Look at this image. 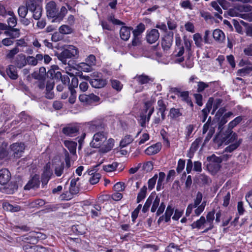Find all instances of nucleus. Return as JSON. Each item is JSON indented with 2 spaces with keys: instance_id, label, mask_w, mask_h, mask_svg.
Wrapping results in <instances>:
<instances>
[{
  "instance_id": "f257e3e1",
  "label": "nucleus",
  "mask_w": 252,
  "mask_h": 252,
  "mask_svg": "<svg viewBox=\"0 0 252 252\" xmlns=\"http://www.w3.org/2000/svg\"><path fill=\"white\" fill-rule=\"evenodd\" d=\"M46 9L48 17L53 18L52 22H61L67 12V10L64 6H62L60 12H59L56 3L53 1H50L47 4Z\"/></svg>"
},
{
  "instance_id": "f03ea898",
  "label": "nucleus",
  "mask_w": 252,
  "mask_h": 252,
  "mask_svg": "<svg viewBox=\"0 0 252 252\" xmlns=\"http://www.w3.org/2000/svg\"><path fill=\"white\" fill-rule=\"evenodd\" d=\"M79 51L73 45H67L66 48L59 55L58 59L64 64L66 63L67 60L77 58Z\"/></svg>"
},
{
  "instance_id": "7ed1b4c3",
  "label": "nucleus",
  "mask_w": 252,
  "mask_h": 252,
  "mask_svg": "<svg viewBox=\"0 0 252 252\" xmlns=\"http://www.w3.org/2000/svg\"><path fill=\"white\" fill-rule=\"evenodd\" d=\"M26 5L28 9L33 13L32 17L35 20H39L41 16L42 2L40 0H29Z\"/></svg>"
},
{
  "instance_id": "20e7f679",
  "label": "nucleus",
  "mask_w": 252,
  "mask_h": 252,
  "mask_svg": "<svg viewBox=\"0 0 252 252\" xmlns=\"http://www.w3.org/2000/svg\"><path fill=\"white\" fill-rule=\"evenodd\" d=\"M25 149V146L23 143H15L10 145L9 153L14 158H20L22 156Z\"/></svg>"
},
{
  "instance_id": "39448f33",
  "label": "nucleus",
  "mask_w": 252,
  "mask_h": 252,
  "mask_svg": "<svg viewBox=\"0 0 252 252\" xmlns=\"http://www.w3.org/2000/svg\"><path fill=\"white\" fill-rule=\"evenodd\" d=\"M107 136L103 131H99L94 134L90 146L94 148H99L106 141Z\"/></svg>"
},
{
  "instance_id": "423d86ee",
  "label": "nucleus",
  "mask_w": 252,
  "mask_h": 252,
  "mask_svg": "<svg viewBox=\"0 0 252 252\" xmlns=\"http://www.w3.org/2000/svg\"><path fill=\"white\" fill-rule=\"evenodd\" d=\"M52 168L54 171L55 175L58 177H61L64 173H68L69 170V168H66L64 162L61 161L53 162L52 164Z\"/></svg>"
},
{
  "instance_id": "0eeeda50",
  "label": "nucleus",
  "mask_w": 252,
  "mask_h": 252,
  "mask_svg": "<svg viewBox=\"0 0 252 252\" xmlns=\"http://www.w3.org/2000/svg\"><path fill=\"white\" fill-rule=\"evenodd\" d=\"M222 142L225 143L226 144L229 143H233L237 141V135L236 133L233 132L232 130H229L227 129L225 132L221 135Z\"/></svg>"
},
{
  "instance_id": "6e6552de",
  "label": "nucleus",
  "mask_w": 252,
  "mask_h": 252,
  "mask_svg": "<svg viewBox=\"0 0 252 252\" xmlns=\"http://www.w3.org/2000/svg\"><path fill=\"white\" fill-rule=\"evenodd\" d=\"M40 185L39 176L35 174L24 187L25 190H30L31 189H37Z\"/></svg>"
},
{
  "instance_id": "1a4fd4ad",
  "label": "nucleus",
  "mask_w": 252,
  "mask_h": 252,
  "mask_svg": "<svg viewBox=\"0 0 252 252\" xmlns=\"http://www.w3.org/2000/svg\"><path fill=\"white\" fill-rule=\"evenodd\" d=\"M173 41V32L165 36L161 41V46L164 51H168L170 48Z\"/></svg>"
},
{
  "instance_id": "9d476101",
  "label": "nucleus",
  "mask_w": 252,
  "mask_h": 252,
  "mask_svg": "<svg viewBox=\"0 0 252 252\" xmlns=\"http://www.w3.org/2000/svg\"><path fill=\"white\" fill-rule=\"evenodd\" d=\"M159 37V33L158 30L154 29L150 31L147 32L146 40L147 41L152 44L157 41Z\"/></svg>"
},
{
  "instance_id": "9b49d317",
  "label": "nucleus",
  "mask_w": 252,
  "mask_h": 252,
  "mask_svg": "<svg viewBox=\"0 0 252 252\" xmlns=\"http://www.w3.org/2000/svg\"><path fill=\"white\" fill-rule=\"evenodd\" d=\"M11 174L9 171L5 168L0 170V184H6L10 180Z\"/></svg>"
},
{
  "instance_id": "f8f14e48",
  "label": "nucleus",
  "mask_w": 252,
  "mask_h": 252,
  "mask_svg": "<svg viewBox=\"0 0 252 252\" xmlns=\"http://www.w3.org/2000/svg\"><path fill=\"white\" fill-rule=\"evenodd\" d=\"M158 109L160 113L162 121L165 119V112L167 110L168 102L165 101L162 99H159L157 102Z\"/></svg>"
},
{
  "instance_id": "ddd939ff",
  "label": "nucleus",
  "mask_w": 252,
  "mask_h": 252,
  "mask_svg": "<svg viewBox=\"0 0 252 252\" xmlns=\"http://www.w3.org/2000/svg\"><path fill=\"white\" fill-rule=\"evenodd\" d=\"M174 208L170 205H169L165 211L164 215L160 216L158 220V222L159 223L160 222L163 221L164 220L165 222H168L170 220V217L173 214Z\"/></svg>"
},
{
  "instance_id": "4468645a",
  "label": "nucleus",
  "mask_w": 252,
  "mask_h": 252,
  "mask_svg": "<svg viewBox=\"0 0 252 252\" xmlns=\"http://www.w3.org/2000/svg\"><path fill=\"white\" fill-rule=\"evenodd\" d=\"M139 84L144 85L148 84L150 82H153L154 79L145 74L137 75L134 77Z\"/></svg>"
},
{
  "instance_id": "2eb2a0df",
  "label": "nucleus",
  "mask_w": 252,
  "mask_h": 252,
  "mask_svg": "<svg viewBox=\"0 0 252 252\" xmlns=\"http://www.w3.org/2000/svg\"><path fill=\"white\" fill-rule=\"evenodd\" d=\"M26 252H46V249L40 246H31L27 244L23 247Z\"/></svg>"
},
{
  "instance_id": "dca6fc26",
  "label": "nucleus",
  "mask_w": 252,
  "mask_h": 252,
  "mask_svg": "<svg viewBox=\"0 0 252 252\" xmlns=\"http://www.w3.org/2000/svg\"><path fill=\"white\" fill-rule=\"evenodd\" d=\"M161 148V144L157 143L156 144L148 147L145 151L146 154L148 155H153L159 152Z\"/></svg>"
},
{
  "instance_id": "f3484780",
  "label": "nucleus",
  "mask_w": 252,
  "mask_h": 252,
  "mask_svg": "<svg viewBox=\"0 0 252 252\" xmlns=\"http://www.w3.org/2000/svg\"><path fill=\"white\" fill-rule=\"evenodd\" d=\"M132 28L126 26H123L120 31V35L121 38L127 41L130 37L131 31Z\"/></svg>"
},
{
  "instance_id": "a211bd4d",
  "label": "nucleus",
  "mask_w": 252,
  "mask_h": 252,
  "mask_svg": "<svg viewBox=\"0 0 252 252\" xmlns=\"http://www.w3.org/2000/svg\"><path fill=\"white\" fill-rule=\"evenodd\" d=\"M79 180V178H77L76 179H72L71 180L69 187V192L71 194H76L79 192V185L77 184V183Z\"/></svg>"
},
{
  "instance_id": "6ab92c4d",
  "label": "nucleus",
  "mask_w": 252,
  "mask_h": 252,
  "mask_svg": "<svg viewBox=\"0 0 252 252\" xmlns=\"http://www.w3.org/2000/svg\"><path fill=\"white\" fill-rule=\"evenodd\" d=\"M78 130L79 128L77 126L69 125L63 127L62 131L65 135L72 136L73 134L77 133Z\"/></svg>"
},
{
  "instance_id": "aec40b11",
  "label": "nucleus",
  "mask_w": 252,
  "mask_h": 252,
  "mask_svg": "<svg viewBox=\"0 0 252 252\" xmlns=\"http://www.w3.org/2000/svg\"><path fill=\"white\" fill-rule=\"evenodd\" d=\"M90 83L92 86L95 88H101L106 85L105 79H91Z\"/></svg>"
},
{
  "instance_id": "412c9836",
  "label": "nucleus",
  "mask_w": 252,
  "mask_h": 252,
  "mask_svg": "<svg viewBox=\"0 0 252 252\" xmlns=\"http://www.w3.org/2000/svg\"><path fill=\"white\" fill-rule=\"evenodd\" d=\"M54 87V82L48 81L46 86L45 97L52 99L54 97V94L52 91Z\"/></svg>"
},
{
  "instance_id": "4be33fe9",
  "label": "nucleus",
  "mask_w": 252,
  "mask_h": 252,
  "mask_svg": "<svg viewBox=\"0 0 252 252\" xmlns=\"http://www.w3.org/2000/svg\"><path fill=\"white\" fill-rule=\"evenodd\" d=\"M15 63L18 68L23 67L27 64L26 56L23 54H19L16 58Z\"/></svg>"
},
{
  "instance_id": "5701e85b",
  "label": "nucleus",
  "mask_w": 252,
  "mask_h": 252,
  "mask_svg": "<svg viewBox=\"0 0 252 252\" xmlns=\"http://www.w3.org/2000/svg\"><path fill=\"white\" fill-rule=\"evenodd\" d=\"M6 73L9 77L13 80H16L18 77L16 68L13 65L8 66V67L6 68Z\"/></svg>"
},
{
  "instance_id": "b1692460",
  "label": "nucleus",
  "mask_w": 252,
  "mask_h": 252,
  "mask_svg": "<svg viewBox=\"0 0 252 252\" xmlns=\"http://www.w3.org/2000/svg\"><path fill=\"white\" fill-rule=\"evenodd\" d=\"M213 36L217 41L222 42L225 39L223 32L220 29H216L213 32Z\"/></svg>"
},
{
  "instance_id": "393cba45",
  "label": "nucleus",
  "mask_w": 252,
  "mask_h": 252,
  "mask_svg": "<svg viewBox=\"0 0 252 252\" xmlns=\"http://www.w3.org/2000/svg\"><path fill=\"white\" fill-rule=\"evenodd\" d=\"M114 145V140L112 138H110L108 140L106 145L99 149V152L103 154L106 153L112 150Z\"/></svg>"
},
{
  "instance_id": "a878e982",
  "label": "nucleus",
  "mask_w": 252,
  "mask_h": 252,
  "mask_svg": "<svg viewBox=\"0 0 252 252\" xmlns=\"http://www.w3.org/2000/svg\"><path fill=\"white\" fill-rule=\"evenodd\" d=\"M197 180L198 183L202 186H209L212 182L210 178L204 174L199 175L197 178Z\"/></svg>"
},
{
  "instance_id": "bb28decb",
  "label": "nucleus",
  "mask_w": 252,
  "mask_h": 252,
  "mask_svg": "<svg viewBox=\"0 0 252 252\" xmlns=\"http://www.w3.org/2000/svg\"><path fill=\"white\" fill-rule=\"evenodd\" d=\"M178 96L181 97L183 101L186 102L192 108H193V104L190 98L189 97V92L188 91L181 92Z\"/></svg>"
},
{
  "instance_id": "cd10ccee",
  "label": "nucleus",
  "mask_w": 252,
  "mask_h": 252,
  "mask_svg": "<svg viewBox=\"0 0 252 252\" xmlns=\"http://www.w3.org/2000/svg\"><path fill=\"white\" fill-rule=\"evenodd\" d=\"M4 34L10 38H16L20 36L19 30L16 28H9L8 31L4 32Z\"/></svg>"
},
{
  "instance_id": "c85d7f7f",
  "label": "nucleus",
  "mask_w": 252,
  "mask_h": 252,
  "mask_svg": "<svg viewBox=\"0 0 252 252\" xmlns=\"http://www.w3.org/2000/svg\"><path fill=\"white\" fill-rule=\"evenodd\" d=\"M242 142V139H239L238 140L236 141L234 143H231L229 146H227L224 149V152L227 153L232 152L240 145Z\"/></svg>"
},
{
  "instance_id": "c756f323",
  "label": "nucleus",
  "mask_w": 252,
  "mask_h": 252,
  "mask_svg": "<svg viewBox=\"0 0 252 252\" xmlns=\"http://www.w3.org/2000/svg\"><path fill=\"white\" fill-rule=\"evenodd\" d=\"M64 144L72 154H75L77 147L76 142L66 140L64 142Z\"/></svg>"
},
{
  "instance_id": "7c9ffc66",
  "label": "nucleus",
  "mask_w": 252,
  "mask_h": 252,
  "mask_svg": "<svg viewBox=\"0 0 252 252\" xmlns=\"http://www.w3.org/2000/svg\"><path fill=\"white\" fill-rule=\"evenodd\" d=\"M3 208L6 211L15 212L20 211L21 207L18 205L13 206L8 202H4L3 203Z\"/></svg>"
},
{
  "instance_id": "2f4dec72",
  "label": "nucleus",
  "mask_w": 252,
  "mask_h": 252,
  "mask_svg": "<svg viewBox=\"0 0 252 252\" xmlns=\"http://www.w3.org/2000/svg\"><path fill=\"white\" fill-rule=\"evenodd\" d=\"M212 6L218 12L214 13V16L218 19L221 20L222 19V16L220 15L222 13V10L221 8L219 6L218 3L216 1H213L211 3Z\"/></svg>"
},
{
  "instance_id": "473e14b6",
  "label": "nucleus",
  "mask_w": 252,
  "mask_h": 252,
  "mask_svg": "<svg viewBox=\"0 0 252 252\" xmlns=\"http://www.w3.org/2000/svg\"><path fill=\"white\" fill-rule=\"evenodd\" d=\"M182 115V113L179 109L175 108L170 109L169 116L171 119L176 120Z\"/></svg>"
},
{
  "instance_id": "72a5a7b5",
  "label": "nucleus",
  "mask_w": 252,
  "mask_h": 252,
  "mask_svg": "<svg viewBox=\"0 0 252 252\" xmlns=\"http://www.w3.org/2000/svg\"><path fill=\"white\" fill-rule=\"evenodd\" d=\"M205 222L206 220L205 217L203 216H201L199 220L193 222L191 224V227L192 229L196 228L199 229Z\"/></svg>"
},
{
  "instance_id": "f704fd0d",
  "label": "nucleus",
  "mask_w": 252,
  "mask_h": 252,
  "mask_svg": "<svg viewBox=\"0 0 252 252\" xmlns=\"http://www.w3.org/2000/svg\"><path fill=\"white\" fill-rule=\"evenodd\" d=\"M45 202L42 199H37L32 201L30 203V207L31 208H39L40 207L43 206L45 205Z\"/></svg>"
},
{
  "instance_id": "c9c22d12",
  "label": "nucleus",
  "mask_w": 252,
  "mask_h": 252,
  "mask_svg": "<svg viewBox=\"0 0 252 252\" xmlns=\"http://www.w3.org/2000/svg\"><path fill=\"white\" fill-rule=\"evenodd\" d=\"M92 66L87 63H81L78 65V70L79 72H90L92 70Z\"/></svg>"
},
{
  "instance_id": "e433bc0d",
  "label": "nucleus",
  "mask_w": 252,
  "mask_h": 252,
  "mask_svg": "<svg viewBox=\"0 0 252 252\" xmlns=\"http://www.w3.org/2000/svg\"><path fill=\"white\" fill-rule=\"evenodd\" d=\"M165 177V174L164 172H160L159 173V177L158 180V183L157 186V190L158 191L160 190L163 188V182Z\"/></svg>"
},
{
  "instance_id": "4c0bfd02",
  "label": "nucleus",
  "mask_w": 252,
  "mask_h": 252,
  "mask_svg": "<svg viewBox=\"0 0 252 252\" xmlns=\"http://www.w3.org/2000/svg\"><path fill=\"white\" fill-rule=\"evenodd\" d=\"M243 120L242 116H238L235 118L233 121H231L228 125L227 129L229 130H232V129L238 125Z\"/></svg>"
},
{
  "instance_id": "58836bf2",
  "label": "nucleus",
  "mask_w": 252,
  "mask_h": 252,
  "mask_svg": "<svg viewBox=\"0 0 252 252\" xmlns=\"http://www.w3.org/2000/svg\"><path fill=\"white\" fill-rule=\"evenodd\" d=\"M147 188L146 186H143L138 193L137 197V203H139L141 201L144 199L146 195Z\"/></svg>"
},
{
  "instance_id": "ea45409f",
  "label": "nucleus",
  "mask_w": 252,
  "mask_h": 252,
  "mask_svg": "<svg viewBox=\"0 0 252 252\" xmlns=\"http://www.w3.org/2000/svg\"><path fill=\"white\" fill-rule=\"evenodd\" d=\"M53 170L52 168L51 169V164L49 162L44 166V171L42 175L44 176H45L46 177L51 178V177L53 175Z\"/></svg>"
},
{
  "instance_id": "a19ab883",
  "label": "nucleus",
  "mask_w": 252,
  "mask_h": 252,
  "mask_svg": "<svg viewBox=\"0 0 252 252\" xmlns=\"http://www.w3.org/2000/svg\"><path fill=\"white\" fill-rule=\"evenodd\" d=\"M145 27L143 23H140L137 25L136 28L132 32L133 35L135 36H139L145 30Z\"/></svg>"
},
{
  "instance_id": "79ce46f5",
  "label": "nucleus",
  "mask_w": 252,
  "mask_h": 252,
  "mask_svg": "<svg viewBox=\"0 0 252 252\" xmlns=\"http://www.w3.org/2000/svg\"><path fill=\"white\" fill-rule=\"evenodd\" d=\"M207 160L212 163H217V167H219V164L222 162V158L221 157H218L213 154L211 156L207 157Z\"/></svg>"
},
{
  "instance_id": "37998d69",
  "label": "nucleus",
  "mask_w": 252,
  "mask_h": 252,
  "mask_svg": "<svg viewBox=\"0 0 252 252\" xmlns=\"http://www.w3.org/2000/svg\"><path fill=\"white\" fill-rule=\"evenodd\" d=\"M132 136L130 135H126L120 142V145L122 147H125L133 141Z\"/></svg>"
},
{
  "instance_id": "c03bdc74",
  "label": "nucleus",
  "mask_w": 252,
  "mask_h": 252,
  "mask_svg": "<svg viewBox=\"0 0 252 252\" xmlns=\"http://www.w3.org/2000/svg\"><path fill=\"white\" fill-rule=\"evenodd\" d=\"M167 252H181V249L173 243H170L165 249Z\"/></svg>"
},
{
  "instance_id": "a18cd8bd",
  "label": "nucleus",
  "mask_w": 252,
  "mask_h": 252,
  "mask_svg": "<svg viewBox=\"0 0 252 252\" xmlns=\"http://www.w3.org/2000/svg\"><path fill=\"white\" fill-rule=\"evenodd\" d=\"M112 87L118 92H120L123 88V84L117 80H111Z\"/></svg>"
},
{
  "instance_id": "49530a36",
  "label": "nucleus",
  "mask_w": 252,
  "mask_h": 252,
  "mask_svg": "<svg viewBox=\"0 0 252 252\" xmlns=\"http://www.w3.org/2000/svg\"><path fill=\"white\" fill-rule=\"evenodd\" d=\"M101 207L98 205H95L94 206V209L91 210L92 217L93 218L98 217L100 215V211Z\"/></svg>"
},
{
  "instance_id": "de8ad7c7",
  "label": "nucleus",
  "mask_w": 252,
  "mask_h": 252,
  "mask_svg": "<svg viewBox=\"0 0 252 252\" xmlns=\"http://www.w3.org/2000/svg\"><path fill=\"white\" fill-rule=\"evenodd\" d=\"M118 163L114 162L111 164H108L104 165L103 169L106 172H112L115 170L118 166Z\"/></svg>"
},
{
  "instance_id": "09e8293b",
  "label": "nucleus",
  "mask_w": 252,
  "mask_h": 252,
  "mask_svg": "<svg viewBox=\"0 0 252 252\" xmlns=\"http://www.w3.org/2000/svg\"><path fill=\"white\" fill-rule=\"evenodd\" d=\"M59 31L62 34H69L72 32V29L69 26L66 25L61 26L59 28Z\"/></svg>"
},
{
  "instance_id": "8fccbe9b",
  "label": "nucleus",
  "mask_w": 252,
  "mask_h": 252,
  "mask_svg": "<svg viewBox=\"0 0 252 252\" xmlns=\"http://www.w3.org/2000/svg\"><path fill=\"white\" fill-rule=\"evenodd\" d=\"M154 201L153 202V205L151 209V211L152 212H155L156 210L158 209V207L159 205V202H160V198L158 195H156L154 199Z\"/></svg>"
},
{
  "instance_id": "3c124183",
  "label": "nucleus",
  "mask_w": 252,
  "mask_h": 252,
  "mask_svg": "<svg viewBox=\"0 0 252 252\" xmlns=\"http://www.w3.org/2000/svg\"><path fill=\"white\" fill-rule=\"evenodd\" d=\"M194 125L190 124L188 125L186 127L185 135L186 138L189 139L190 137V135L192 133L193 130L194 129Z\"/></svg>"
},
{
  "instance_id": "603ef678",
  "label": "nucleus",
  "mask_w": 252,
  "mask_h": 252,
  "mask_svg": "<svg viewBox=\"0 0 252 252\" xmlns=\"http://www.w3.org/2000/svg\"><path fill=\"white\" fill-rule=\"evenodd\" d=\"M193 39L195 42V44L198 47H201L202 44V37L199 33H195L193 35Z\"/></svg>"
},
{
  "instance_id": "864d4df0",
  "label": "nucleus",
  "mask_w": 252,
  "mask_h": 252,
  "mask_svg": "<svg viewBox=\"0 0 252 252\" xmlns=\"http://www.w3.org/2000/svg\"><path fill=\"white\" fill-rule=\"evenodd\" d=\"M28 10L29 9L27 6V5H26V6H20L18 10L19 16L22 18H25L26 15L27 14Z\"/></svg>"
},
{
  "instance_id": "5fc2aeb1",
  "label": "nucleus",
  "mask_w": 252,
  "mask_h": 252,
  "mask_svg": "<svg viewBox=\"0 0 252 252\" xmlns=\"http://www.w3.org/2000/svg\"><path fill=\"white\" fill-rule=\"evenodd\" d=\"M209 87V84L199 81L197 84V91L198 93L202 92L206 88Z\"/></svg>"
},
{
  "instance_id": "6e6d98bb",
  "label": "nucleus",
  "mask_w": 252,
  "mask_h": 252,
  "mask_svg": "<svg viewBox=\"0 0 252 252\" xmlns=\"http://www.w3.org/2000/svg\"><path fill=\"white\" fill-rule=\"evenodd\" d=\"M158 178V175L156 174H155L153 177L150 179L148 181V189L150 190H152L155 187V184L156 183V181Z\"/></svg>"
},
{
  "instance_id": "4d7b16f0",
  "label": "nucleus",
  "mask_w": 252,
  "mask_h": 252,
  "mask_svg": "<svg viewBox=\"0 0 252 252\" xmlns=\"http://www.w3.org/2000/svg\"><path fill=\"white\" fill-rule=\"evenodd\" d=\"M101 177V175L99 173H97L96 174H94L90 178V182L92 185H94L97 184Z\"/></svg>"
},
{
  "instance_id": "13d9d810",
  "label": "nucleus",
  "mask_w": 252,
  "mask_h": 252,
  "mask_svg": "<svg viewBox=\"0 0 252 252\" xmlns=\"http://www.w3.org/2000/svg\"><path fill=\"white\" fill-rule=\"evenodd\" d=\"M202 142V139L198 138L192 143L190 150L192 151H196L199 147V145Z\"/></svg>"
},
{
  "instance_id": "bf43d9fd",
  "label": "nucleus",
  "mask_w": 252,
  "mask_h": 252,
  "mask_svg": "<svg viewBox=\"0 0 252 252\" xmlns=\"http://www.w3.org/2000/svg\"><path fill=\"white\" fill-rule=\"evenodd\" d=\"M203 198V195L202 193L198 191L195 199L194 200V203L193 205L197 207L199 204H200Z\"/></svg>"
},
{
  "instance_id": "052dcab7",
  "label": "nucleus",
  "mask_w": 252,
  "mask_h": 252,
  "mask_svg": "<svg viewBox=\"0 0 252 252\" xmlns=\"http://www.w3.org/2000/svg\"><path fill=\"white\" fill-rule=\"evenodd\" d=\"M215 210L208 212L206 216L207 220L206 221L208 222L210 224H213V222L215 219Z\"/></svg>"
},
{
  "instance_id": "680f3d73",
  "label": "nucleus",
  "mask_w": 252,
  "mask_h": 252,
  "mask_svg": "<svg viewBox=\"0 0 252 252\" xmlns=\"http://www.w3.org/2000/svg\"><path fill=\"white\" fill-rule=\"evenodd\" d=\"M63 38V35L60 32H56L52 36V40L54 42H57L62 40Z\"/></svg>"
},
{
  "instance_id": "e2e57ef3",
  "label": "nucleus",
  "mask_w": 252,
  "mask_h": 252,
  "mask_svg": "<svg viewBox=\"0 0 252 252\" xmlns=\"http://www.w3.org/2000/svg\"><path fill=\"white\" fill-rule=\"evenodd\" d=\"M104 127V125L102 122L99 121L98 122H93L91 126L92 129H96V130H101Z\"/></svg>"
},
{
  "instance_id": "0e129e2a",
  "label": "nucleus",
  "mask_w": 252,
  "mask_h": 252,
  "mask_svg": "<svg viewBox=\"0 0 252 252\" xmlns=\"http://www.w3.org/2000/svg\"><path fill=\"white\" fill-rule=\"evenodd\" d=\"M228 120L227 119L224 118L223 116L221 117L220 120L218 123V130H219V133H221L223 128V126L227 122Z\"/></svg>"
},
{
  "instance_id": "69168bd1",
  "label": "nucleus",
  "mask_w": 252,
  "mask_h": 252,
  "mask_svg": "<svg viewBox=\"0 0 252 252\" xmlns=\"http://www.w3.org/2000/svg\"><path fill=\"white\" fill-rule=\"evenodd\" d=\"M185 166V160L180 159L178 162L177 167L176 168V170L178 173H180L182 172V171L184 169Z\"/></svg>"
},
{
  "instance_id": "338daca9",
  "label": "nucleus",
  "mask_w": 252,
  "mask_h": 252,
  "mask_svg": "<svg viewBox=\"0 0 252 252\" xmlns=\"http://www.w3.org/2000/svg\"><path fill=\"white\" fill-rule=\"evenodd\" d=\"M27 64L32 66H35L37 64L36 59L33 56H28L26 58Z\"/></svg>"
},
{
  "instance_id": "774afa93",
  "label": "nucleus",
  "mask_w": 252,
  "mask_h": 252,
  "mask_svg": "<svg viewBox=\"0 0 252 252\" xmlns=\"http://www.w3.org/2000/svg\"><path fill=\"white\" fill-rule=\"evenodd\" d=\"M114 189L116 191H122L125 189V184L123 182H118L114 186Z\"/></svg>"
}]
</instances>
